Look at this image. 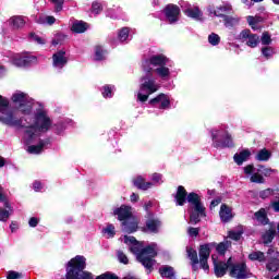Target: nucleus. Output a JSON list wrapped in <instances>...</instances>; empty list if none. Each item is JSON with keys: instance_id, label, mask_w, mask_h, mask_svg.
I'll list each match as a JSON object with an SVG mask.
<instances>
[{"instance_id": "obj_1", "label": "nucleus", "mask_w": 279, "mask_h": 279, "mask_svg": "<svg viewBox=\"0 0 279 279\" xmlns=\"http://www.w3.org/2000/svg\"><path fill=\"white\" fill-rule=\"evenodd\" d=\"M52 121L51 118H49V116H47V111H38L35 114V122L34 124L32 123H26L22 125L23 126H19V128H26L25 134H27V138L25 144L26 145H32V143H34V140L36 138V131L38 130V132H49V130H51V125H52Z\"/></svg>"}, {"instance_id": "obj_2", "label": "nucleus", "mask_w": 279, "mask_h": 279, "mask_svg": "<svg viewBox=\"0 0 279 279\" xmlns=\"http://www.w3.org/2000/svg\"><path fill=\"white\" fill-rule=\"evenodd\" d=\"M65 279H95L93 272L86 270L84 255H76L65 264Z\"/></svg>"}, {"instance_id": "obj_3", "label": "nucleus", "mask_w": 279, "mask_h": 279, "mask_svg": "<svg viewBox=\"0 0 279 279\" xmlns=\"http://www.w3.org/2000/svg\"><path fill=\"white\" fill-rule=\"evenodd\" d=\"M146 75L141 77L140 93L137 94V101L145 104L149 99V95L158 93V85L154 78V69L148 68L145 70Z\"/></svg>"}, {"instance_id": "obj_4", "label": "nucleus", "mask_w": 279, "mask_h": 279, "mask_svg": "<svg viewBox=\"0 0 279 279\" xmlns=\"http://www.w3.org/2000/svg\"><path fill=\"white\" fill-rule=\"evenodd\" d=\"M0 122L8 128H25L23 119L14 117V111L10 110V100L0 95Z\"/></svg>"}, {"instance_id": "obj_5", "label": "nucleus", "mask_w": 279, "mask_h": 279, "mask_svg": "<svg viewBox=\"0 0 279 279\" xmlns=\"http://www.w3.org/2000/svg\"><path fill=\"white\" fill-rule=\"evenodd\" d=\"M189 204L194 206V210L190 214V223L197 226L202 221L201 217H206V207L202 204V196L195 192H190Z\"/></svg>"}, {"instance_id": "obj_6", "label": "nucleus", "mask_w": 279, "mask_h": 279, "mask_svg": "<svg viewBox=\"0 0 279 279\" xmlns=\"http://www.w3.org/2000/svg\"><path fill=\"white\" fill-rule=\"evenodd\" d=\"M229 276L231 278H236V279H250L252 278L253 275L250 271V268H247V264L236 263V264L229 265Z\"/></svg>"}, {"instance_id": "obj_7", "label": "nucleus", "mask_w": 279, "mask_h": 279, "mask_svg": "<svg viewBox=\"0 0 279 279\" xmlns=\"http://www.w3.org/2000/svg\"><path fill=\"white\" fill-rule=\"evenodd\" d=\"M215 245H217V242L205 243L198 248L199 265L201 269H204V271H208V269H210V266H208V258H210V248L215 247Z\"/></svg>"}, {"instance_id": "obj_8", "label": "nucleus", "mask_w": 279, "mask_h": 279, "mask_svg": "<svg viewBox=\"0 0 279 279\" xmlns=\"http://www.w3.org/2000/svg\"><path fill=\"white\" fill-rule=\"evenodd\" d=\"M218 137L219 135L215 133L211 134L214 147H216V149H226L234 147V141L232 140V135L228 131H225V134L220 135V138L222 140H218Z\"/></svg>"}, {"instance_id": "obj_9", "label": "nucleus", "mask_w": 279, "mask_h": 279, "mask_svg": "<svg viewBox=\"0 0 279 279\" xmlns=\"http://www.w3.org/2000/svg\"><path fill=\"white\" fill-rule=\"evenodd\" d=\"M239 36L240 40H242V43H246V46L251 47V49H256L260 43V37L256 34H253L252 31L247 28L243 29Z\"/></svg>"}, {"instance_id": "obj_10", "label": "nucleus", "mask_w": 279, "mask_h": 279, "mask_svg": "<svg viewBox=\"0 0 279 279\" xmlns=\"http://www.w3.org/2000/svg\"><path fill=\"white\" fill-rule=\"evenodd\" d=\"M163 14L168 21V23L173 24L180 21L181 10L178 4L169 3L163 9Z\"/></svg>"}, {"instance_id": "obj_11", "label": "nucleus", "mask_w": 279, "mask_h": 279, "mask_svg": "<svg viewBox=\"0 0 279 279\" xmlns=\"http://www.w3.org/2000/svg\"><path fill=\"white\" fill-rule=\"evenodd\" d=\"M148 104L153 107H156L158 104H160L158 107L159 110H169V108H171V100L169 99V96L163 93L157 95L155 98H151Z\"/></svg>"}, {"instance_id": "obj_12", "label": "nucleus", "mask_w": 279, "mask_h": 279, "mask_svg": "<svg viewBox=\"0 0 279 279\" xmlns=\"http://www.w3.org/2000/svg\"><path fill=\"white\" fill-rule=\"evenodd\" d=\"M113 215L118 217V221L123 223L124 221H128V219H132V207L128 205H121L113 210Z\"/></svg>"}, {"instance_id": "obj_13", "label": "nucleus", "mask_w": 279, "mask_h": 279, "mask_svg": "<svg viewBox=\"0 0 279 279\" xmlns=\"http://www.w3.org/2000/svg\"><path fill=\"white\" fill-rule=\"evenodd\" d=\"M190 194L191 193H189L186 191V187H184V185H179L177 187V193L174 195L175 206H184V204H186V202L189 203Z\"/></svg>"}, {"instance_id": "obj_14", "label": "nucleus", "mask_w": 279, "mask_h": 279, "mask_svg": "<svg viewBox=\"0 0 279 279\" xmlns=\"http://www.w3.org/2000/svg\"><path fill=\"white\" fill-rule=\"evenodd\" d=\"M53 66H58L59 69H63L65 64L69 63V59L66 58V51L58 50L52 56Z\"/></svg>"}, {"instance_id": "obj_15", "label": "nucleus", "mask_w": 279, "mask_h": 279, "mask_svg": "<svg viewBox=\"0 0 279 279\" xmlns=\"http://www.w3.org/2000/svg\"><path fill=\"white\" fill-rule=\"evenodd\" d=\"M162 222H160L156 218H149L145 222V227L142 228L143 232H151L153 234H158L160 226Z\"/></svg>"}, {"instance_id": "obj_16", "label": "nucleus", "mask_w": 279, "mask_h": 279, "mask_svg": "<svg viewBox=\"0 0 279 279\" xmlns=\"http://www.w3.org/2000/svg\"><path fill=\"white\" fill-rule=\"evenodd\" d=\"M169 58L163 53L154 54L148 59V63L151 64V66H167Z\"/></svg>"}, {"instance_id": "obj_17", "label": "nucleus", "mask_w": 279, "mask_h": 279, "mask_svg": "<svg viewBox=\"0 0 279 279\" xmlns=\"http://www.w3.org/2000/svg\"><path fill=\"white\" fill-rule=\"evenodd\" d=\"M121 226L122 230L126 232V234H134V232L138 231V221L134 219L132 220V218L121 222Z\"/></svg>"}, {"instance_id": "obj_18", "label": "nucleus", "mask_w": 279, "mask_h": 279, "mask_svg": "<svg viewBox=\"0 0 279 279\" xmlns=\"http://www.w3.org/2000/svg\"><path fill=\"white\" fill-rule=\"evenodd\" d=\"M230 260L231 258L228 259L227 264L223 262L214 263V270L217 278H222V276L228 271V269H230Z\"/></svg>"}, {"instance_id": "obj_19", "label": "nucleus", "mask_w": 279, "mask_h": 279, "mask_svg": "<svg viewBox=\"0 0 279 279\" xmlns=\"http://www.w3.org/2000/svg\"><path fill=\"white\" fill-rule=\"evenodd\" d=\"M133 186L135 189H138L140 191H147L148 189H151L154 186V183L151 182H145V178L138 175L132 180Z\"/></svg>"}, {"instance_id": "obj_20", "label": "nucleus", "mask_w": 279, "mask_h": 279, "mask_svg": "<svg viewBox=\"0 0 279 279\" xmlns=\"http://www.w3.org/2000/svg\"><path fill=\"white\" fill-rule=\"evenodd\" d=\"M214 15L217 16L218 19H223L225 27H234V25L239 23V20L236 17L226 15L219 11H215Z\"/></svg>"}, {"instance_id": "obj_21", "label": "nucleus", "mask_w": 279, "mask_h": 279, "mask_svg": "<svg viewBox=\"0 0 279 279\" xmlns=\"http://www.w3.org/2000/svg\"><path fill=\"white\" fill-rule=\"evenodd\" d=\"M175 268L173 266L163 265L159 267V275L161 278L175 279Z\"/></svg>"}, {"instance_id": "obj_22", "label": "nucleus", "mask_w": 279, "mask_h": 279, "mask_svg": "<svg viewBox=\"0 0 279 279\" xmlns=\"http://www.w3.org/2000/svg\"><path fill=\"white\" fill-rule=\"evenodd\" d=\"M51 143V140H39V145H31L27 148L28 154H40L45 146L49 145Z\"/></svg>"}, {"instance_id": "obj_23", "label": "nucleus", "mask_w": 279, "mask_h": 279, "mask_svg": "<svg viewBox=\"0 0 279 279\" xmlns=\"http://www.w3.org/2000/svg\"><path fill=\"white\" fill-rule=\"evenodd\" d=\"M219 215L221 221H223V223H228V221L232 219V208H230V206H228L227 204H222L220 206Z\"/></svg>"}, {"instance_id": "obj_24", "label": "nucleus", "mask_w": 279, "mask_h": 279, "mask_svg": "<svg viewBox=\"0 0 279 279\" xmlns=\"http://www.w3.org/2000/svg\"><path fill=\"white\" fill-rule=\"evenodd\" d=\"M250 156H252V151H250V149H244V150L235 154L233 156V160H234V162H236L239 165V167H241V165H243V162H246V160H250Z\"/></svg>"}, {"instance_id": "obj_25", "label": "nucleus", "mask_w": 279, "mask_h": 279, "mask_svg": "<svg viewBox=\"0 0 279 279\" xmlns=\"http://www.w3.org/2000/svg\"><path fill=\"white\" fill-rule=\"evenodd\" d=\"M143 256H148L150 258H156L158 256V252H156V247L154 244L147 245L146 247L142 248L138 253L137 258H143Z\"/></svg>"}, {"instance_id": "obj_26", "label": "nucleus", "mask_w": 279, "mask_h": 279, "mask_svg": "<svg viewBox=\"0 0 279 279\" xmlns=\"http://www.w3.org/2000/svg\"><path fill=\"white\" fill-rule=\"evenodd\" d=\"M88 29V23L84 21H76L72 24L71 32L74 34H84Z\"/></svg>"}, {"instance_id": "obj_27", "label": "nucleus", "mask_w": 279, "mask_h": 279, "mask_svg": "<svg viewBox=\"0 0 279 279\" xmlns=\"http://www.w3.org/2000/svg\"><path fill=\"white\" fill-rule=\"evenodd\" d=\"M17 110H20V112L25 117H29L34 110V102L32 100H26V102L19 105Z\"/></svg>"}, {"instance_id": "obj_28", "label": "nucleus", "mask_w": 279, "mask_h": 279, "mask_svg": "<svg viewBox=\"0 0 279 279\" xmlns=\"http://www.w3.org/2000/svg\"><path fill=\"white\" fill-rule=\"evenodd\" d=\"M214 247H216V252L217 254H219V256H226V253L228 252V250L232 247V242L223 241L218 244L216 243Z\"/></svg>"}, {"instance_id": "obj_29", "label": "nucleus", "mask_w": 279, "mask_h": 279, "mask_svg": "<svg viewBox=\"0 0 279 279\" xmlns=\"http://www.w3.org/2000/svg\"><path fill=\"white\" fill-rule=\"evenodd\" d=\"M275 236H276V227H271L262 235L264 245H269V243L274 241Z\"/></svg>"}, {"instance_id": "obj_30", "label": "nucleus", "mask_w": 279, "mask_h": 279, "mask_svg": "<svg viewBox=\"0 0 279 279\" xmlns=\"http://www.w3.org/2000/svg\"><path fill=\"white\" fill-rule=\"evenodd\" d=\"M137 260L147 269L149 272L154 271V257L143 256L137 257Z\"/></svg>"}, {"instance_id": "obj_31", "label": "nucleus", "mask_w": 279, "mask_h": 279, "mask_svg": "<svg viewBox=\"0 0 279 279\" xmlns=\"http://www.w3.org/2000/svg\"><path fill=\"white\" fill-rule=\"evenodd\" d=\"M10 25H12L13 29H21L25 27V20L21 15H15L10 19Z\"/></svg>"}, {"instance_id": "obj_32", "label": "nucleus", "mask_w": 279, "mask_h": 279, "mask_svg": "<svg viewBox=\"0 0 279 279\" xmlns=\"http://www.w3.org/2000/svg\"><path fill=\"white\" fill-rule=\"evenodd\" d=\"M248 260H252V263H265L267 260V257L265 256V253L263 251H255L248 254Z\"/></svg>"}, {"instance_id": "obj_33", "label": "nucleus", "mask_w": 279, "mask_h": 279, "mask_svg": "<svg viewBox=\"0 0 279 279\" xmlns=\"http://www.w3.org/2000/svg\"><path fill=\"white\" fill-rule=\"evenodd\" d=\"M186 16H189L190 19H194V21H202V16H204V13L202 12V10H199V8H194V9H187L185 11Z\"/></svg>"}, {"instance_id": "obj_34", "label": "nucleus", "mask_w": 279, "mask_h": 279, "mask_svg": "<svg viewBox=\"0 0 279 279\" xmlns=\"http://www.w3.org/2000/svg\"><path fill=\"white\" fill-rule=\"evenodd\" d=\"M11 99L13 104H19V106H21V104H25L26 101H29V99L27 98V94L23 92L13 94Z\"/></svg>"}, {"instance_id": "obj_35", "label": "nucleus", "mask_w": 279, "mask_h": 279, "mask_svg": "<svg viewBox=\"0 0 279 279\" xmlns=\"http://www.w3.org/2000/svg\"><path fill=\"white\" fill-rule=\"evenodd\" d=\"M255 217L257 221H260L263 226H267V223H269V218L267 217V211L265 210V208H262L258 211H256Z\"/></svg>"}, {"instance_id": "obj_36", "label": "nucleus", "mask_w": 279, "mask_h": 279, "mask_svg": "<svg viewBox=\"0 0 279 279\" xmlns=\"http://www.w3.org/2000/svg\"><path fill=\"white\" fill-rule=\"evenodd\" d=\"M271 158V151L267 150V148L260 149L256 155V160L259 162H267Z\"/></svg>"}, {"instance_id": "obj_37", "label": "nucleus", "mask_w": 279, "mask_h": 279, "mask_svg": "<svg viewBox=\"0 0 279 279\" xmlns=\"http://www.w3.org/2000/svg\"><path fill=\"white\" fill-rule=\"evenodd\" d=\"M106 53H108V50L104 49L101 46H96L95 48V60L100 62L101 60H106Z\"/></svg>"}, {"instance_id": "obj_38", "label": "nucleus", "mask_w": 279, "mask_h": 279, "mask_svg": "<svg viewBox=\"0 0 279 279\" xmlns=\"http://www.w3.org/2000/svg\"><path fill=\"white\" fill-rule=\"evenodd\" d=\"M155 73L161 77V80H165L171 75V72L169 71V68L166 65H160L159 68L155 69Z\"/></svg>"}, {"instance_id": "obj_39", "label": "nucleus", "mask_w": 279, "mask_h": 279, "mask_svg": "<svg viewBox=\"0 0 279 279\" xmlns=\"http://www.w3.org/2000/svg\"><path fill=\"white\" fill-rule=\"evenodd\" d=\"M187 258H190L191 263L194 265H199V257L197 256V251L193 247L186 250Z\"/></svg>"}, {"instance_id": "obj_40", "label": "nucleus", "mask_w": 279, "mask_h": 279, "mask_svg": "<svg viewBox=\"0 0 279 279\" xmlns=\"http://www.w3.org/2000/svg\"><path fill=\"white\" fill-rule=\"evenodd\" d=\"M274 53H276V51L271 46H266L262 48V56H264L266 60H271V58H274Z\"/></svg>"}, {"instance_id": "obj_41", "label": "nucleus", "mask_w": 279, "mask_h": 279, "mask_svg": "<svg viewBox=\"0 0 279 279\" xmlns=\"http://www.w3.org/2000/svg\"><path fill=\"white\" fill-rule=\"evenodd\" d=\"M118 38L121 43H125L130 38V27H122L118 34Z\"/></svg>"}, {"instance_id": "obj_42", "label": "nucleus", "mask_w": 279, "mask_h": 279, "mask_svg": "<svg viewBox=\"0 0 279 279\" xmlns=\"http://www.w3.org/2000/svg\"><path fill=\"white\" fill-rule=\"evenodd\" d=\"M0 202L3 204L4 208H8V210H12V205H10V201L8 199V196L3 194V186L0 185Z\"/></svg>"}, {"instance_id": "obj_43", "label": "nucleus", "mask_w": 279, "mask_h": 279, "mask_svg": "<svg viewBox=\"0 0 279 279\" xmlns=\"http://www.w3.org/2000/svg\"><path fill=\"white\" fill-rule=\"evenodd\" d=\"M266 269H268V271H278V269H279V259L278 258H271L267 263Z\"/></svg>"}, {"instance_id": "obj_44", "label": "nucleus", "mask_w": 279, "mask_h": 279, "mask_svg": "<svg viewBox=\"0 0 279 279\" xmlns=\"http://www.w3.org/2000/svg\"><path fill=\"white\" fill-rule=\"evenodd\" d=\"M104 234H108L109 239H114L117 231H114V225L109 223L102 229Z\"/></svg>"}, {"instance_id": "obj_45", "label": "nucleus", "mask_w": 279, "mask_h": 279, "mask_svg": "<svg viewBox=\"0 0 279 279\" xmlns=\"http://www.w3.org/2000/svg\"><path fill=\"white\" fill-rule=\"evenodd\" d=\"M251 182L254 184H265V178L263 174H260V172H255L251 177Z\"/></svg>"}, {"instance_id": "obj_46", "label": "nucleus", "mask_w": 279, "mask_h": 279, "mask_svg": "<svg viewBox=\"0 0 279 279\" xmlns=\"http://www.w3.org/2000/svg\"><path fill=\"white\" fill-rule=\"evenodd\" d=\"M90 11L93 14H101L104 12V5L99 1H94Z\"/></svg>"}, {"instance_id": "obj_47", "label": "nucleus", "mask_w": 279, "mask_h": 279, "mask_svg": "<svg viewBox=\"0 0 279 279\" xmlns=\"http://www.w3.org/2000/svg\"><path fill=\"white\" fill-rule=\"evenodd\" d=\"M208 43L210 45H213V47H217V45H219V43H221V37H219L216 33H211L208 36Z\"/></svg>"}, {"instance_id": "obj_48", "label": "nucleus", "mask_w": 279, "mask_h": 279, "mask_svg": "<svg viewBox=\"0 0 279 279\" xmlns=\"http://www.w3.org/2000/svg\"><path fill=\"white\" fill-rule=\"evenodd\" d=\"M257 172L260 173L262 175H265L266 178H269V175L274 173V170L271 168H265V166L259 165L257 168Z\"/></svg>"}, {"instance_id": "obj_49", "label": "nucleus", "mask_w": 279, "mask_h": 279, "mask_svg": "<svg viewBox=\"0 0 279 279\" xmlns=\"http://www.w3.org/2000/svg\"><path fill=\"white\" fill-rule=\"evenodd\" d=\"M23 278H27L26 276H24L23 272L11 270V271H8L7 274V279H23Z\"/></svg>"}, {"instance_id": "obj_50", "label": "nucleus", "mask_w": 279, "mask_h": 279, "mask_svg": "<svg viewBox=\"0 0 279 279\" xmlns=\"http://www.w3.org/2000/svg\"><path fill=\"white\" fill-rule=\"evenodd\" d=\"M48 1L54 4V12H62L65 0H48Z\"/></svg>"}, {"instance_id": "obj_51", "label": "nucleus", "mask_w": 279, "mask_h": 279, "mask_svg": "<svg viewBox=\"0 0 279 279\" xmlns=\"http://www.w3.org/2000/svg\"><path fill=\"white\" fill-rule=\"evenodd\" d=\"M65 40H66V35L59 33L56 35V38L52 40V45L53 47H56L58 45H62V43Z\"/></svg>"}, {"instance_id": "obj_52", "label": "nucleus", "mask_w": 279, "mask_h": 279, "mask_svg": "<svg viewBox=\"0 0 279 279\" xmlns=\"http://www.w3.org/2000/svg\"><path fill=\"white\" fill-rule=\"evenodd\" d=\"M95 279H119V276H117L114 272L107 271L97 276Z\"/></svg>"}, {"instance_id": "obj_53", "label": "nucleus", "mask_w": 279, "mask_h": 279, "mask_svg": "<svg viewBox=\"0 0 279 279\" xmlns=\"http://www.w3.org/2000/svg\"><path fill=\"white\" fill-rule=\"evenodd\" d=\"M260 43L262 45H271V35L269 34V32H264L262 34V38H260Z\"/></svg>"}, {"instance_id": "obj_54", "label": "nucleus", "mask_w": 279, "mask_h": 279, "mask_svg": "<svg viewBox=\"0 0 279 279\" xmlns=\"http://www.w3.org/2000/svg\"><path fill=\"white\" fill-rule=\"evenodd\" d=\"M36 62H38L36 56L24 57V66H32Z\"/></svg>"}, {"instance_id": "obj_55", "label": "nucleus", "mask_w": 279, "mask_h": 279, "mask_svg": "<svg viewBox=\"0 0 279 279\" xmlns=\"http://www.w3.org/2000/svg\"><path fill=\"white\" fill-rule=\"evenodd\" d=\"M274 195V189H266L259 192L260 199H267V197H271Z\"/></svg>"}, {"instance_id": "obj_56", "label": "nucleus", "mask_w": 279, "mask_h": 279, "mask_svg": "<svg viewBox=\"0 0 279 279\" xmlns=\"http://www.w3.org/2000/svg\"><path fill=\"white\" fill-rule=\"evenodd\" d=\"M102 97L106 99L112 97V87L110 85H105L102 87Z\"/></svg>"}, {"instance_id": "obj_57", "label": "nucleus", "mask_w": 279, "mask_h": 279, "mask_svg": "<svg viewBox=\"0 0 279 279\" xmlns=\"http://www.w3.org/2000/svg\"><path fill=\"white\" fill-rule=\"evenodd\" d=\"M8 219H10V210L0 208V221H8Z\"/></svg>"}, {"instance_id": "obj_58", "label": "nucleus", "mask_w": 279, "mask_h": 279, "mask_svg": "<svg viewBox=\"0 0 279 279\" xmlns=\"http://www.w3.org/2000/svg\"><path fill=\"white\" fill-rule=\"evenodd\" d=\"M29 38L37 43V45H45V39H43V37L38 36L36 33H31Z\"/></svg>"}, {"instance_id": "obj_59", "label": "nucleus", "mask_w": 279, "mask_h": 279, "mask_svg": "<svg viewBox=\"0 0 279 279\" xmlns=\"http://www.w3.org/2000/svg\"><path fill=\"white\" fill-rule=\"evenodd\" d=\"M243 235V231H230L229 236L233 241H241V236Z\"/></svg>"}, {"instance_id": "obj_60", "label": "nucleus", "mask_w": 279, "mask_h": 279, "mask_svg": "<svg viewBox=\"0 0 279 279\" xmlns=\"http://www.w3.org/2000/svg\"><path fill=\"white\" fill-rule=\"evenodd\" d=\"M201 228H195V227H189L187 229V234L189 236H199Z\"/></svg>"}, {"instance_id": "obj_61", "label": "nucleus", "mask_w": 279, "mask_h": 279, "mask_svg": "<svg viewBox=\"0 0 279 279\" xmlns=\"http://www.w3.org/2000/svg\"><path fill=\"white\" fill-rule=\"evenodd\" d=\"M124 243H131V245H141V242L135 236L124 235Z\"/></svg>"}, {"instance_id": "obj_62", "label": "nucleus", "mask_w": 279, "mask_h": 279, "mask_svg": "<svg viewBox=\"0 0 279 279\" xmlns=\"http://www.w3.org/2000/svg\"><path fill=\"white\" fill-rule=\"evenodd\" d=\"M118 258H119L120 263H123V265H128V263H130V260L128 259V255L121 251L118 252Z\"/></svg>"}, {"instance_id": "obj_63", "label": "nucleus", "mask_w": 279, "mask_h": 279, "mask_svg": "<svg viewBox=\"0 0 279 279\" xmlns=\"http://www.w3.org/2000/svg\"><path fill=\"white\" fill-rule=\"evenodd\" d=\"M246 21H247L250 27H252V29H256L257 24H256V17L255 16L248 15L246 17Z\"/></svg>"}, {"instance_id": "obj_64", "label": "nucleus", "mask_w": 279, "mask_h": 279, "mask_svg": "<svg viewBox=\"0 0 279 279\" xmlns=\"http://www.w3.org/2000/svg\"><path fill=\"white\" fill-rule=\"evenodd\" d=\"M142 247V245L141 244H133L131 247H130V250H131V252H132V254H137V256H138V254H141V252H142V250L143 248H141Z\"/></svg>"}]
</instances>
